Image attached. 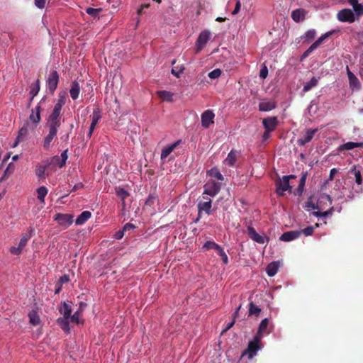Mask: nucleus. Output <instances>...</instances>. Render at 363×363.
<instances>
[{
  "instance_id": "obj_62",
  "label": "nucleus",
  "mask_w": 363,
  "mask_h": 363,
  "mask_svg": "<svg viewBox=\"0 0 363 363\" xmlns=\"http://www.w3.org/2000/svg\"><path fill=\"white\" fill-rule=\"evenodd\" d=\"M240 6H241L240 2V1H238L236 2L234 10L232 11V14L233 15L237 14L240 10Z\"/></svg>"
},
{
  "instance_id": "obj_64",
  "label": "nucleus",
  "mask_w": 363,
  "mask_h": 363,
  "mask_svg": "<svg viewBox=\"0 0 363 363\" xmlns=\"http://www.w3.org/2000/svg\"><path fill=\"white\" fill-rule=\"evenodd\" d=\"M63 106L61 104H55L52 111L61 113Z\"/></svg>"
},
{
  "instance_id": "obj_8",
  "label": "nucleus",
  "mask_w": 363,
  "mask_h": 363,
  "mask_svg": "<svg viewBox=\"0 0 363 363\" xmlns=\"http://www.w3.org/2000/svg\"><path fill=\"white\" fill-rule=\"evenodd\" d=\"M210 38V33L208 30L202 31L196 40V53H199L206 45Z\"/></svg>"
},
{
  "instance_id": "obj_32",
  "label": "nucleus",
  "mask_w": 363,
  "mask_h": 363,
  "mask_svg": "<svg viewBox=\"0 0 363 363\" xmlns=\"http://www.w3.org/2000/svg\"><path fill=\"white\" fill-rule=\"evenodd\" d=\"M237 160V152L235 150H231L225 160H224V162L228 164L229 167H233L235 165V163Z\"/></svg>"
},
{
  "instance_id": "obj_21",
  "label": "nucleus",
  "mask_w": 363,
  "mask_h": 363,
  "mask_svg": "<svg viewBox=\"0 0 363 363\" xmlns=\"http://www.w3.org/2000/svg\"><path fill=\"white\" fill-rule=\"evenodd\" d=\"M269 323V320L267 318L263 319L259 325L256 336L262 338L264 333H269L268 332H267Z\"/></svg>"
},
{
  "instance_id": "obj_58",
  "label": "nucleus",
  "mask_w": 363,
  "mask_h": 363,
  "mask_svg": "<svg viewBox=\"0 0 363 363\" xmlns=\"http://www.w3.org/2000/svg\"><path fill=\"white\" fill-rule=\"evenodd\" d=\"M22 251L23 250H21L18 246L17 247H11L10 248V252L16 255H19L22 252Z\"/></svg>"
},
{
  "instance_id": "obj_37",
  "label": "nucleus",
  "mask_w": 363,
  "mask_h": 363,
  "mask_svg": "<svg viewBox=\"0 0 363 363\" xmlns=\"http://www.w3.org/2000/svg\"><path fill=\"white\" fill-rule=\"evenodd\" d=\"M261 312V308L255 305L252 301L249 303L248 315L249 316L255 315L258 317Z\"/></svg>"
},
{
  "instance_id": "obj_60",
  "label": "nucleus",
  "mask_w": 363,
  "mask_h": 363,
  "mask_svg": "<svg viewBox=\"0 0 363 363\" xmlns=\"http://www.w3.org/2000/svg\"><path fill=\"white\" fill-rule=\"evenodd\" d=\"M124 233H125V231L123 229L121 230H118L115 233L113 238L116 240H121L124 236Z\"/></svg>"
},
{
  "instance_id": "obj_3",
  "label": "nucleus",
  "mask_w": 363,
  "mask_h": 363,
  "mask_svg": "<svg viewBox=\"0 0 363 363\" xmlns=\"http://www.w3.org/2000/svg\"><path fill=\"white\" fill-rule=\"evenodd\" d=\"M261 340L262 338L255 335L253 340L249 342L247 348L242 352V356L248 355V358L252 359L261 348Z\"/></svg>"
},
{
  "instance_id": "obj_56",
  "label": "nucleus",
  "mask_w": 363,
  "mask_h": 363,
  "mask_svg": "<svg viewBox=\"0 0 363 363\" xmlns=\"http://www.w3.org/2000/svg\"><path fill=\"white\" fill-rule=\"evenodd\" d=\"M268 75V69L265 65H263L262 69H260L259 77L262 79H265Z\"/></svg>"
},
{
  "instance_id": "obj_40",
  "label": "nucleus",
  "mask_w": 363,
  "mask_h": 363,
  "mask_svg": "<svg viewBox=\"0 0 363 363\" xmlns=\"http://www.w3.org/2000/svg\"><path fill=\"white\" fill-rule=\"evenodd\" d=\"M46 167H47L46 165H42V164L36 165L35 169V173L38 178L45 179Z\"/></svg>"
},
{
  "instance_id": "obj_34",
  "label": "nucleus",
  "mask_w": 363,
  "mask_h": 363,
  "mask_svg": "<svg viewBox=\"0 0 363 363\" xmlns=\"http://www.w3.org/2000/svg\"><path fill=\"white\" fill-rule=\"evenodd\" d=\"M101 118V114L99 108H96L94 109L92 116H91V126L96 127V125L98 124L99 121Z\"/></svg>"
},
{
  "instance_id": "obj_46",
  "label": "nucleus",
  "mask_w": 363,
  "mask_h": 363,
  "mask_svg": "<svg viewBox=\"0 0 363 363\" xmlns=\"http://www.w3.org/2000/svg\"><path fill=\"white\" fill-rule=\"evenodd\" d=\"M57 101L56 104H61L64 106L66 104L67 98V91L63 90L58 93L57 96Z\"/></svg>"
},
{
  "instance_id": "obj_61",
  "label": "nucleus",
  "mask_w": 363,
  "mask_h": 363,
  "mask_svg": "<svg viewBox=\"0 0 363 363\" xmlns=\"http://www.w3.org/2000/svg\"><path fill=\"white\" fill-rule=\"evenodd\" d=\"M135 228V226L133 224L128 223L123 227V230L125 232L128 230H133Z\"/></svg>"
},
{
  "instance_id": "obj_6",
  "label": "nucleus",
  "mask_w": 363,
  "mask_h": 363,
  "mask_svg": "<svg viewBox=\"0 0 363 363\" xmlns=\"http://www.w3.org/2000/svg\"><path fill=\"white\" fill-rule=\"evenodd\" d=\"M337 19L341 22L353 23L355 21V16L351 9H344L338 12Z\"/></svg>"
},
{
  "instance_id": "obj_26",
  "label": "nucleus",
  "mask_w": 363,
  "mask_h": 363,
  "mask_svg": "<svg viewBox=\"0 0 363 363\" xmlns=\"http://www.w3.org/2000/svg\"><path fill=\"white\" fill-rule=\"evenodd\" d=\"M91 216V213L89 211H84L81 213L80 215L78 216L75 220L76 225H83L85 222H86Z\"/></svg>"
},
{
  "instance_id": "obj_59",
  "label": "nucleus",
  "mask_w": 363,
  "mask_h": 363,
  "mask_svg": "<svg viewBox=\"0 0 363 363\" xmlns=\"http://www.w3.org/2000/svg\"><path fill=\"white\" fill-rule=\"evenodd\" d=\"M59 283H61L62 285L65 283H67L69 281V277L67 274H64L60 277V279L57 281Z\"/></svg>"
},
{
  "instance_id": "obj_2",
  "label": "nucleus",
  "mask_w": 363,
  "mask_h": 363,
  "mask_svg": "<svg viewBox=\"0 0 363 363\" xmlns=\"http://www.w3.org/2000/svg\"><path fill=\"white\" fill-rule=\"evenodd\" d=\"M60 81V75L56 70L50 72L46 79V86L51 94H53L57 88Z\"/></svg>"
},
{
  "instance_id": "obj_35",
  "label": "nucleus",
  "mask_w": 363,
  "mask_h": 363,
  "mask_svg": "<svg viewBox=\"0 0 363 363\" xmlns=\"http://www.w3.org/2000/svg\"><path fill=\"white\" fill-rule=\"evenodd\" d=\"M60 313L63 315L62 318H69L72 313L71 306L65 302H63L62 306L60 308Z\"/></svg>"
},
{
  "instance_id": "obj_7",
  "label": "nucleus",
  "mask_w": 363,
  "mask_h": 363,
  "mask_svg": "<svg viewBox=\"0 0 363 363\" xmlns=\"http://www.w3.org/2000/svg\"><path fill=\"white\" fill-rule=\"evenodd\" d=\"M54 220L57 221L59 225L65 228H68L73 223V216L69 214L57 213Z\"/></svg>"
},
{
  "instance_id": "obj_51",
  "label": "nucleus",
  "mask_w": 363,
  "mask_h": 363,
  "mask_svg": "<svg viewBox=\"0 0 363 363\" xmlns=\"http://www.w3.org/2000/svg\"><path fill=\"white\" fill-rule=\"evenodd\" d=\"M222 74L220 69H215L208 73V77L213 79L218 78Z\"/></svg>"
},
{
  "instance_id": "obj_4",
  "label": "nucleus",
  "mask_w": 363,
  "mask_h": 363,
  "mask_svg": "<svg viewBox=\"0 0 363 363\" xmlns=\"http://www.w3.org/2000/svg\"><path fill=\"white\" fill-rule=\"evenodd\" d=\"M204 191L203 194H207L211 196H215L217 195L220 190V185L219 183L215 182L214 180L208 181L204 185Z\"/></svg>"
},
{
  "instance_id": "obj_13",
  "label": "nucleus",
  "mask_w": 363,
  "mask_h": 363,
  "mask_svg": "<svg viewBox=\"0 0 363 363\" xmlns=\"http://www.w3.org/2000/svg\"><path fill=\"white\" fill-rule=\"evenodd\" d=\"M211 200L208 199L206 201L199 202L198 203L199 217L196 220L201 218V214L203 211L208 216L211 214Z\"/></svg>"
},
{
  "instance_id": "obj_11",
  "label": "nucleus",
  "mask_w": 363,
  "mask_h": 363,
  "mask_svg": "<svg viewBox=\"0 0 363 363\" xmlns=\"http://www.w3.org/2000/svg\"><path fill=\"white\" fill-rule=\"evenodd\" d=\"M61 113L52 111L48 116V125L49 128H55L59 129L61 125Z\"/></svg>"
},
{
  "instance_id": "obj_31",
  "label": "nucleus",
  "mask_w": 363,
  "mask_h": 363,
  "mask_svg": "<svg viewBox=\"0 0 363 363\" xmlns=\"http://www.w3.org/2000/svg\"><path fill=\"white\" fill-rule=\"evenodd\" d=\"M116 195L121 199L122 201L123 208H124L125 207V200L130 196V194L123 188L116 189Z\"/></svg>"
},
{
  "instance_id": "obj_9",
  "label": "nucleus",
  "mask_w": 363,
  "mask_h": 363,
  "mask_svg": "<svg viewBox=\"0 0 363 363\" xmlns=\"http://www.w3.org/2000/svg\"><path fill=\"white\" fill-rule=\"evenodd\" d=\"M215 114L211 110H206L202 113L201 116V125L204 128H209L211 124L214 123Z\"/></svg>"
},
{
  "instance_id": "obj_50",
  "label": "nucleus",
  "mask_w": 363,
  "mask_h": 363,
  "mask_svg": "<svg viewBox=\"0 0 363 363\" xmlns=\"http://www.w3.org/2000/svg\"><path fill=\"white\" fill-rule=\"evenodd\" d=\"M184 67L183 66L181 67H174L172 69V74L174 75L177 78L180 77V74L183 72Z\"/></svg>"
},
{
  "instance_id": "obj_18",
  "label": "nucleus",
  "mask_w": 363,
  "mask_h": 363,
  "mask_svg": "<svg viewBox=\"0 0 363 363\" xmlns=\"http://www.w3.org/2000/svg\"><path fill=\"white\" fill-rule=\"evenodd\" d=\"M247 233H248L250 238L253 241H255L257 243H259V244L264 243L265 238L263 237L262 235H260L259 234H258L253 227H252V226L247 227Z\"/></svg>"
},
{
  "instance_id": "obj_12",
  "label": "nucleus",
  "mask_w": 363,
  "mask_h": 363,
  "mask_svg": "<svg viewBox=\"0 0 363 363\" xmlns=\"http://www.w3.org/2000/svg\"><path fill=\"white\" fill-rule=\"evenodd\" d=\"M318 128L308 129L304 137L297 140V144L300 146H304L312 140L314 135L318 132Z\"/></svg>"
},
{
  "instance_id": "obj_17",
  "label": "nucleus",
  "mask_w": 363,
  "mask_h": 363,
  "mask_svg": "<svg viewBox=\"0 0 363 363\" xmlns=\"http://www.w3.org/2000/svg\"><path fill=\"white\" fill-rule=\"evenodd\" d=\"M28 127H29V124H28V123H26L19 130L18 135L16 139L15 143L12 145V147H16L21 141L23 140L26 138V136L28 134Z\"/></svg>"
},
{
  "instance_id": "obj_23",
  "label": "nucleus",
  "mask_w": 363,
  "mask_h": 363,
  "mask_svg": "<svg viewBox=\"0 0 363 363\" xmlns=\"http://www.w3.org/2000/svg\"><path fill=\"white\" fill-rule=\"evenodd\" d=\"M307 12L303 9H297L291 12V17L296 23L304 19Z\"/></svg>"
},
{
  "instance_id": "obj_10",
  "label": "nucleus",
  "mask_w": 363,
  "mask_h": 363,
  "mask_svg": "<svg viewBox=\"0 0 363 363\" xmlns=\"http://www.w3.org/2000/svg\"><path fill=\"white\" fill-rule=\"evenodd\" d=\"M277 118L275 116L267 117L262 120V125L264 128L267 132L274 131L278 125Z\"/></svg>"
},
{
  "instance_id": "obj_25",
  "label": "nucleus",
  "mask_w": 363,
  "mask_h": 363,
  "mask_svg": "<svg viewBox=\"0 0 363 363\" xmlns=\"http://www.w3.org/2000/svg\"><path fill=\"white\" fill-rule=\"evenodd\" d=\"M29 323L33 326L38 325L40 323V318L38 313L35 310H32L28 313Z\"/></svg>"
},
{
  "instance_id": "obj_53",
  "label": "nucleus",
  "mask_w": 363,
  "mask_h": 363,
  "mask_svg": "<svg viewBox=\"0 0 363 363\" xmlns=\"http://www.w3.org/2000/svg\"><path fill=\"white\" fill-rule=\"evenodd\" d=\"M28 239H29V237L27 236V235H23L21 240H20V242L18 243V247L21 249V250H23V248L25 247V246L26 245L28 241Z\"/></svg>"
},
{
  "instance_id": "obj_1",
  "label": "nucleus",
  "mask_w": 363,
  "mask_h": 363,
  "mask_svg": "<svg viewBox=\"0 0 363 363\" xmlns=\"http://www.w3.org/2000/svg\"><path fill=\"white\" fill-rule=\"evenodd\" d=\"M295 175L284 176L281 179H279L277 183V193L280 196H284V192L286 191L291 192L292 187L289 184V180L291 179H296Z\"/></svg>"
},
{
  "instance_id": "obj_54",
  "label": "nucleus",
  "mask_w": 363,
  "mask_h": 363,
  "mask_svg": "<svg viewBox=\"0 0 363 363\" xmlns=\"http://www.w3.org/2000/svg\"><path fill=\"white\" fill-rule=\"evenodd\" d=\"M48 0H34L35 6L40 9H43L45 7V4Z\"/></svg>"
},
{
  "instance_id": "obj_55",
  "label": "nucleus",
  "mask_w": 363,
  "mask_h": 363,
  "mask_svg": "<svg viewBox=\"0 0 363 363\" xmlns=\"http://www.w3.org/2000/svg\"><path fill=\"white\" fill-rule=\"evenodd\" d=\"M67 150H65L62 154H61V157H62V160L61 162L58 164V166L59 167H62L65 166V163H66V160H67Z\"/></svg>"
},
{
  "instance_id": "obj_14",
  "label": "nucleus",
  "mask_w": 363,
  "mask_h": 363,
  "mask_svg": "<svg viewBox=\"0 0 363 363\" xmlns=\"http://www.w3.org/2000/svg\"><path fill=\"white\" fill-rule=\"evenodd\" d=\"M301 235V232L298 230H291L284 233L279 240L284 242H290L298 238Z\"/></svg>"
},
{
  "instance_id": "obj_33",
  "label": "nucleus",
  "mask_w": 363,
  "mask_h": 363,
  "mask_svg": "<svg viewBox=\"0 0 363 363\" xmlns=\"http://www.w3.org/2000/svg\"><path fill=\"white\" fill-rule=\"evenodd\" d=\"M279 263L277 262H273L269 264L267 267L266 271L269 277L274 276L278 271L279 269Z\"/></svg>"
},
{
  "instance_id": "obj_19",
  "label": "nucleus",
  "mask_w": 363,
  "mask_h": 363,
  "mask_svg": "<svg viewBox=\"0 0 363 363\" xmlns=\"http://www.w3.org/2000/svg\"><path fill=\"white\" fill-rule=\"evenodd\" d=\"M81 86L77 80L72 82L69 89L70 96L73 100H76L79 98Z\"/></svg>"
},
{
  "instance_id": "obj_43",
  "label": "nucleus",
  "mask_w": 363,
  "mask_h": 363,
  "mask_svg": "<svg viewBox=\"0 0 363 363\" xmlns=\"http://www.w3.org/2000/svg\"><path fill=\"white\" fill-rule=\"evenodd\" d=\"M48 190L45 186H40L37 189L38 199L41 203H45V198L48 194Z\"/></svg>"
},
{
  "instance_id": "obj_36",
  "label": "nucleus",
  "mask_w": 363,
  "mask_h": 363,
  "mask_svg": "<svg viewBox=\"0 0 363 363\" xmlns=\"http://www.w3.org/2000/svg\"><path fill=\"white\" fill-rule=\"evenodd\" d=\"M68 320L69 318H59L57 320V323L60 325L62 330L66 333H69L70 330Z\"/></svg>"
},
{
  "instance_id": "obj_44",
  "label": "nucleus",
  "mask_w": 363,
  "mask_h": 363,
  "mask_svg": "<svg viewBox=\"0 0 363 363\" xmlns=\"http://www.w3.org/2000/svg\"><path fill=\"white\" fill-rule=\"evenodd\" d=\"M208 174L209 176L214 177L217 179L218 180L223 181L224 179L223 176L220 172L219 169L217 167L211 168L208 172Z\"/></svg>"
},
{
  "instance_id": "obj_45",
  "label": "nucleus",
  "mask_w": 363,
  "mask_h": 363,
  "mask_svg": "<svg viewBox=\"0 0 363 363\" xmlns=\"http://www.w3.org/2000/svg\"><path fill=\"white\" fill-rule=\"evenodd\" d=\"M157 94L160 99L167 101H172L173 94L168 91H159Z\"/></svg>"
},
{
  "instance_id": "obj_49",
  "label": "nucleus",
  "mask_w": 363,
  "mask_h": 363,
  "mask_svg": "<svg viewBox=\"0 0 363 363\" xmlns=\"http://www.w3.org/2000/svg\"><path fill=\"white\" fill-rule=\"evenodd\" d=\"M217 247H218V245L213 241H206L203 245V249L206 250L211 249L216 250Z\"/></svg>"
},
{
  "instance_id": "obj_16",
  "label": "nucleus",
  "mask_w": 363,
  "mask_h": 363,
  "mask_svg": "<svg viewBox=\"0 0 363 363\" xmlns=\"http://www.w3.org/2000/svg\"><path fill=\"white\" fill-rule=\"evenodd\" d=\"M181 143H182V140H179L170 145L164 147L161 152V155H160L161 160H165Z\"/></svg>"
},
{
  "instance_id": "obj_15",
  "label": "nucleus",
  "mask_w": 363,
  "mask_h": 363,
  "mask_svg": "<svg viewBox=\"0 0 363 363\" xmlns=\"http://www.w3.org/2000/svg\"><path fill=\"white\" fill-rule=\"evenodd\" d=\"M58 129L55 128H49V133L44 139L43 147L48 150L50 147L51 143L56 137Z\"/></svg>"
},
{
  "instance_id": "obj_24",
  "label": "nucleus",
  "mask_w": 363,
  "mask_h": 363,
  "mask_svg": "<svg viewBox=\"0 0 363 363\" xmlns=\"http://www.w3.org/2000/svg\"><path fill=\"white\" fill-rule=\"evenodd\" d=\"M347 70L350 86L353 88L359 89L360 82L357 77L349 69L348 67H347Z\"/></svg>"
},
{
  "instance_id": "obj_30",
  "label": "nucleus",
  "mask_w": 363,
  "mask_h": 363,
  "mask_svg": "<svg viewBox=\"0 0 363 363\" xmlns=\"http://www.w3.org/2000/svg\"><path fill=\"white\" fill-rule=\"evenodd\" d=\"M363 146V142L361 143H354V142H347L344 143L343 145L339 147V150H350L356 147H360Z\"/></svg>"
},
{
  "instance_id": "obj_38",
  "label": "nucleus",
  "mask_w": 363,
  "mask_h": 363,
  "mask_svg": "<svg viewBox=\"0 0 363 363\" xmlns=\"http://www.w3.org/2000/svg\"><path fill=\"white\" fill-rule=\"evenodd\" d=\"M306 177H307V172L303 173L301 177L298 186L296 190V192L295 193V194L301 195L303 193V189L305 186V184H306Z\"/></svg>"
},
{
  "instance_id": "obj_48",
  "label": "nucleus",
  "mask_w": 363,
  "mask_h": 363,
  "mask_svg": "<svg viewBox=\"0 0 363 363\" xmlns=\"http://www.w3.org/2000/svg\"><path fill=\"white\" fill-rule=\"evenodd\" d=\"M101 11V9H94L91 7H89L86 9V13L90 15L94 18L98 17L99 13Z\"/></svg>"
},
{
  "instance_id": "obj_57",
  "label": "nucleus",
  "mask_w": 363,
  "mask_h": 363,
  "mask_svg": "<svg viewBox=\"0 0 363 363\" xmlns=\"http://www.w3.org/2000/svg\"><path fill=\"white\" fill-rule=\"evenodd\" d=\"M69 318L71 321L78 324L79 323V311L75 312L72 315H70Z\"/></svg>"
},
{
  "instance_id": "obj_20",
  "label": "nucleus",
  "mask_w": 363,
  "mask_h": 363,
  "mask_svg": "<svg viewBox=\"0 0 363 363\" xmlns=\"http://www.w3.org/2000/svg\"><path fill=\"white\" fill-rule=\"evenodd\" d=\"M329 202L330 204L332 203V199L329 195L323 194L318 199V203L315 205L311 202H308L307 206L311 207L313 209H320L321 203L323 202Z\"/></svg>"
},
{
  "instance_id": "obj_42",
  "label": "nucleus",
  "mask_w": 363,
  "mask_h": 363,
  "mask_svg": "<svg viewBox=\"0 0 363 363\" xmlns=\"http://www.w3.org/2000/svg\"><path fill=\"white\" fill-rule=\"evenodd\" d=\"M350 174H352L355 177V182L357 184H361L362 183V177L361 174V172L359 170H357L356 167L354 166L350 170Z\"/></svg>"
},
{
  "instance_id": "obj_63",
  "label": "nucleus",
  "mask_w": 363,
  "mask_h": 363,
  "mask_svg": "<svg viewBox=\"0 0 363 363\" xmlns=\"http://www.w3.org/2000/svg\"><path fill=\"white\" fill-rule=\"evenodd\" d=\"M150 7V4H142L140 6V7L138 9L137 11V13L138 15H140L143 12V10L145 9H147Z\"/></svg>"
},
{
  "instance_id": "obj_28",
  "label": "nucleus",
  "mask_w": 363,
  "mask_h": 363,
  "mask_svg": "<svg viewBox=\"0 0 363 363\" xmlns=\"http://www.w3.org/2000/svg\"><path fill=\"white\" fill-rule=\"evenodd\" d=\"M348 3L352 6L357 16L363 15V4H359L358 0H348Z\"/></svg>"
},
{
  "instance_id": "obj_27",
  "label": "nucleus",
  "mask_w": 363,
  "mask_h": 363,
  "mask_svg": "<svg viewBox=\"0 0 363 363\" xmlns=\"http://www.w3.org/2000/svg\"><path fill=\"white\" fill-rule=\"evenodd\" d=\"M276 103L273 101H262L259 104L260 111H269L275 108Z\"/></svg>"
},
{
  "instance_id": "obj_39",
  "label": "nucleus",
  "mask_w": 363,
  "mask_h": 363,
  "mask_svg": "<svg viewBox=\"0 0 363 363\" xmlns=\"http://www.w3.org/2000/svg\"><path fill=\"white\" fill-rule=\"evenodd\" d=\"M40 82L39 79H37L34 84L30 85V90L29 91L30 96L34 98L40 91Z\"/></svg>"
},
{
  "instance_id": "obj_52",
  "label": "nucleus",
  "mask_w": 363,
  "mask_h": 363,
  "mask_svg": "<svg viewBox=\"0 0 363 363\" xmlns=\"http://www.w3.org/2000/svg\"><path fill=\"white\" fill-rule=\"evenodd\" d=\"M314 229L315 228L313 226H308L304 228L303 230L299 231L301 232V234H304L306 236H310L313 235Z\"/></svg>"
},
{
  "instance_id": "obj_29",
  "label": "nucleus",
  "mask_w": 363,
  "mask_h": 363,
  "mask_svg": "<svg viewBox=\"0 0 363 363\" xmlns=\"http://www.w3.org/2000/svg\"><path fill=\"white\" fill-rule=\"evenodd\" d=\"M316 36V31L315 29H309L302 36H301V39L303 43H310L312 41Z\"/></svg>"
},
{
  "instance_id": "obj_5",
  "label": "nucleus",
  "mask_w": 363,
  "mask_h": 363,
  "mask_svg": "<svg viewBox=\"0 0 363 363\" xmlns=\"http://www.w3.org/2000/svg\"><path fill=\"white\" fill-rule=\"evenodd\" d=\"M333 31H330L322 35L303 52L302 57H308L313 50L318 48L325 40L328 38L333 34Z\"/></svg>"
},
{
  "instance_id": "obj_47",
  "label": "nucleus",
  "mask_w": 363,
  "mask_h": 363,
  "mask_svg": "<svg viewBox=\"0 0 363 363\" xmlns=\"http://www.w3.org/2000/svg\"><path fill=\"white\" fill-rule=\"evenodd\" d=\"M157 200V195L156 193L150 194L145 201V206H152Z\"/></svg>"
},
{
  "instance_id": "obj_41",
  "label": "nucleus",
  "mask_w": 363,
  "mask_h": 363,
  "mask_svg": "<svg viewBox=\"0 0 363 363\" xmlns=\"http://www.w3.org/2000/svg\"><path fill=\"white\" fill-rule=\"evenodd\" d=\"M318 81L315 77H312L309 82H306L304 84L303 88V91L308 92L312 88L316 86L318 84Z\"/></svg>"
},
{
  "instance_id": "obj_22",
  "label": "nucleus",
  "mask_w": 363,
  "mask_h": 363,
  "mask_svg": "<svg viewBox=\"0 0 363 363\" xmlns=\"http://www.w3.org/2000/svg\"><path fill=\"white\" fill-rule=\"evenodd\" d=\"M41 107L40 106L38 105L35 109H33L31 111V113L29 116L30 121L35 123L38 124L40 121V112H41Z\"/></svg>"
}]
</instances>
